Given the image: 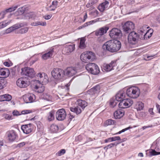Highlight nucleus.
<instances>
[{
  "mask_svg": "<svg viewBox=\"0 0 160 160\" xmlns=\"http://www.w3.org/2000/svg\"><path fill=\"white\" fill-rule=\"evenodd\" d=\"M121 47V42L117 40H112L107 41L102 46L104 50L112 52L118 51Z\"/></svg>",
  "mask_w": 160,
  "mask_h": 160,
  "instance_id": "nucleus-1",
  "label": "nucleus"
},
{
  "mask_svg": "<svg viewBox=\"0 0 160 160\" xmlns=\"http://www.w3.org/2000/svg\"><path fill=\"white\" fill-rule=\"evenodd\" d=\"M77 106L76 107H72L70 108V111L77 114L81 113L82 110L87 106V103L85 101L81 99H78L76 102Z\"/></svg>",
  "mask_w": 160,
  "mask_h": 160,
  "instance_id": "nucleus-2",
  "label": "nucleus"
},
{
  "mask_svg": "<svg viewBox=\"0 0 160 160\" xmlns=\"http://www.w3.org/2000/svg\"><path fill=\"white\" fill-rule=\"evenodd\" d=\"M80 59L83 62L88 63L92 61L95 58V54L93 52L88 51L84 52L80 56Z\"/></svg>",
  "mask_w": 160,
  "mask_h": 160,
  "instance_id": "nucleus-3",
  "label": "nucleus"
},
{
  "mask_svg": "<svg viewBox=\"0 0 160 160\" xmlns=\"http://www.w3.org/2000/svg\"><path fill=\"white\" fill-rule=\"evenodd\" d=\"M140 93L139 88L136 87H131L127 89L126 94L129 97L133 98L138 97Z\"/></svg>",
  "mask_w": 160,
  "mask_h": 160,
  "instance_id": "nucleus-4",
  "label": "nucleus"
},
{
  "mask_svg": "<svg viewBox=\"0 0 160 160\" xmlns=\"http://www.w3.org/2000/svg\"><path fill=\"white\" fill-rule=\"evenodd\" d=\"M139 35L134 31H132L129 33L128 38L129 43L132 45L136 44L138 41Z\"/></svg>",
  "mask_w": 160,
  "mask_h": 160,
  "instance_id": "nucleus-5",
  "label": "nucleus"
},
{
  "mask_svg": "<svg viewBox=\"0 0 160 160\" xmlns=\"http://www.w3.org/2000/svg\"><path fill=\"white\" fill-rule=\"evenodd\" d=\"M53 77L57 79H60L63 78L65 75L64 71L62 69L56 68H54L51 72Z\"/></svg>",
  "mask_w": 160,
  "mask_h": 160,
  "instance_id": "nucleus-6",
  "label": "nucleus"
},
{
  "mask_svg": "<svg viewBox=\"0 0 160 160\" xmlns=\"http://www.w3.org/2000/svg\"><path fill=\"white\" fill-rule=\"evenodd\" d=\"M86 68L88 72L93 74H97L100 72L98 67L94 63L87 64L86 66Z\"/></svg>",
  "mask_w": 160,
  "mask_h": 160,
  "instance_id": "nucleus-7",
  "label": "nucleus"
},
{
  "mask_svg": "<svg viewBox=\"0 0 160 160\" xmlns=\"http://www.w3.org/2000/svg\"><path fill=\"white\" fill-rule=\"evenodd\" d=\"M149 28L146 25H143L142 28H140L139 32L141 33V34H144V39L145 38H149L152 36L153 30L150 29L147 31V29Z\"/></svg>",
  "mask_w": 160,
  "mask_h": 160,
  "instance_id": "nucleus-8",
  "label": "nucleus"
},
{
  "mask_svg": "<svg viewBox=\"0 0 160 160\" xmlns=\"http://www.w3.org/2000/svg\"><path fill=\"white\" fill-rule=\"evenodd\" d=\"M17 85L21 88L27 87L30 84V82L27 78L21 77L18 78L17 81Z\"/></svg>",
  "mask_w": 160,
  "mask_h": 160,
  "instance_id": "nucleus-9",
  "label": "nucleus"
},
{
  "mask_svg": "<svg viewBox=\"0 0 160 160\" xmlns=\"http://www.w3.org/2000/svg\"><path fill=\"white\" fill-rule=\"evenodd\" d=\"M133 103V102L131 99L126 98L121 101L118 106L120 108H126L131 106Z\"/></svg>",
  "mask_w": 160,
  "mask_h": 160,
  "instance_id": "nucleus-10",
  "label": "nucleus"
},
{
  "mask_svg": "<svg viewBox=\"0 0 160 160\" xmlns=\"http://www.w3.org/2000/svg\"><path fill=\"white\" fill-rule=\"evenodd\" d=\"M134 28V24L131 22L128 21L126 22L123 26V31L125 34L131 32Z\"/></svg>",
  "mask_w": 160,
  "mask_h": 160,
  "instance_id": "nucleus-11",
  "label": "nucleus"
},
{
  "mask_svg": "<svg viewBox=\"0 0 160 160\" xmlns=\"http://www.w3.org/2000/svg\"><path fill=\"white\" fill-rule=\"evenodd\" d=\"M22 74L28 76L30 78H33L35 75L34 71L32 68L27 67L22 69Z\"/></svg>",
  "mask_w": 160,
  "mask_h": 160,
  "instance_id": "nucleus-12",
  "label": "nucleus"
},
{
  "mask_svg": "<svg viewBox=\"0 0 160 160\" xmlns=\"http://www.w3.org/2000/svg\"><path fill=\"white\" fill-rule=\"evenodd\" d=\"M109 35L111 38L113 39H117L122 35L121 31L117 28H114L110 31Z\"/></svg>",
  "mask_w": 160,
  "mask_h": 160,
  "instance_id": "nucleus-13",
  "label": "nucleus"
},
{
  "mask_svg": "<svg viewBox=\"0 0 160 160\" xmlns=\"http://www.w3.org/2000/svg\"><path fill=\"white\" fill-rule=\"evenodd\" d=\"M66 117V113L64 109H59L56 113V117L58 120H63L65 119Z\"/></svg>",
  "mask_w": 160,
  "mask_h": 160,
  "instance_id": "nucleus-14",
  "label": "nucleus"
},
{
  "mask_svg": "<svg viewBox=\"0 0 160 160\" xmlns=\"http://www.w3.org/2000/svg\"><path fill=\"white\" fill-rule=\"evenodd\" d=\"M109 28L107 27H103L99 28L94 32L95 35L97 36H101L107 33Z\"/></svg>",
  "mask_w": 160,
  "mask_h": 160,
  "instance_id": "nucleus-15",
  "label": "nucleus"
},
{
  "mask_svg": "<svg viewBox=\"0 0 160 160\" xmlns=\"http://www.w3.org/2000/svg\"><path fill=\"white\" fill-rule=\"evenodd\" d=\"M35 96L32 93L27 94L23 96V99L26 103H31L34 101Z\"/></svg>",
  "mask_w": 160,
  "mask_h": 160,
  "instance_id": "nucleus-16",
  "label": "nucleus"
},
{
  "mask_svg": "<svg viewBox=\"0 0 160 160\" xmlns=\"http://www.w3.org/2000/svg\"><path fill=\"white\" fill-rule=\"evenodd\" d=\"M54 53V49L51 48L46 51L45 52L42 54V58L44 60H46L52 58Z\"/></svg>",
  "mask_w": 160,
  "mask_h": 160,
  "instance_id": "nucleus-17",
  "label": "nucleus"
},
{
  "mask_svg": "<svg viewBox=\"0 0 160 160\" xmlns=\"http://www.w3.org/2000/svg\"><path fill=\"white\" fill-rule=\"evenodd\" d=\"M32 128L33 125L31 123L22 125L21 126V129L23 132L27 134L32 132Z\"/></svg>",
  "mask_w": 160,
  "mask_h": 160,
  "instance_id": "nucleus-18",
  "label": "nucleus"
},
{
  "mask_svg": "<svg viewBox=\"0 0 160 160\" xmlns=\"http://www.w3.org/2000/svg\"><path fill=\"white\" fill-rule=\"evenodd\" d=\"M75 49V44L68 45L65 46L63 50L65 54L68 55L72 52Z\"/></svg>",
  "mask_w": 160,
  "mask_h": 160,
  "instance_id": "nucleus-19",
  "label": "nucleus"
},
{
  "mask_svg": "<svg viewBox=\"0 0 160 160\" xmlns=\"http://www.w3.org/2000/svg\"><path fill=\"white\" fill-rule=\"evenodd\" d=\"M7 134L10 141H13L18 137L16 132L13 130H11L8 131Z\"/></svg>",
  "mask_w": 160,
  "mask_h": 160,
  "instance_id": "nucleus-20",
  "label": "nucleus"
},
{
  "mask_svg": "<svg viewBox=\"0 0 160 160\" xmlns=\"http://www.w3.org/2000/svg\"><path fill=\"white\" fill-rule=\"evenodd\" d=\"M65 75L69 77H71L74 75L76 73L75 69L72 67L68 68L64 71Z\"/></svg>",
  "mask_w": 160,
  "mask_h": 160,
  "instance_id": "nucleus-21",
  "label": "nucleus"
},
{
  "mask_svg": "<svg viewBox=\"0 0 160 160\" xmlns=\"http://www.w3.org/2000/svg\"><path fill=\"white\" fill-rule=\"evenodd\" d=\"M126 93L123 91H120L118 92L116 95V99L117 101L120 102L126 98Z\"/></svg>",
  "mask_w": 160,
  "mask_h": 160,
  "instance_id": "nucleus-22",
  "label": "nucleus"
},
{
  "mask_svg": "<svg viewBox=\"0 0 160 160\" xmlns=\"http://www.w3.org/2000/svg\"><path fill=\"white\" fill-rule=\"evenodd\" d=\"M10 72L8 68H2L0 69V78L7 77L9 75Z\"/></svg>",
  "mask_w": 160,
  "mask_h": 160,
  "instance_id": "nucleus-23",
  "label": "nucleus"
},
{
  "mask_svg": "<svg viewBox=\"0 0 160 160\" xmlns=\"http://www.w3.org/2000/svg\"><path fill=\"white\" fill-rule=\"evenodd\" d=\"M108 5L109 2L107 1H105L99 5L98 7V9L101 12H103L105 9L108 8Z\"/></svg>",
  "mask_w": 160,
  "mask_h": 160,
  "instance_id": "nucleus-24",
  "label": "nucleus"
},
{
  "mask_svg": "<svg viewBox=\"0 0 160 160\" xmlns=\"http://www.w3.org/2000/svg\"><path fill=\"white\" fill-rule=\"evenodd\" d=\"M100 89V87L99 86H96L89 90L88 93L91 95L98 94L99 92Z\"/></svg>",
  "mask_w": 160,
  "mask_h": 160,
  "instance_id": "nucleus-25",
  "label": "nucleus"
},
{
  "mask_svg": "<svg viewBox=\"0 0 160 160\" xmlns=\"http://www.w3.org/2000/svg\"><path fill=\"white\" fill-rule=\"evenodd\" d=\"M25 18L26 19H32L34 20L36 17V14L33 12H29L25 14Z\"/></svg>",
  "mask_w": 160,
  "mask_h": 160,
  "instance_id": "nucleus-26",
  "label": "nucleus"
},
{
  "mask_svg": "<svg viewBox=\"0 0 160 160\" xmlns=\"http://www.w3.org/2000/svg\"><path fill=\"white\" fill-rule=\"evenodd\" d=\"M124 115V112L122 110H118L116 111L114 113V116L116 119H119Z\"/></svg>",
  "mask_w": 160,
  "mask_h": 160,
  "instance_id": "nucleus-27",
  "label": "nucleus"
},
{
  "mask_svg": "<svg viewBox=\"0 0 160 160\" xmlns=\"http://www.w3.org/2000/svg\"><path fill=\"white\" fill-rule=\"evenodd\" d=\"M43 84L38 82L35 86V88L37 90V92L39 93H41L44 90V87Z\"/></svg>",
  "mask_w": 160,
  "mask_h": 160,
  "instance_id": "nucleus-28",
  "label": "nucleus"
},
{
  "mask_svg": "<svg viewBox=\"0 0 160 160\" xmlns=\"http://www.w3.org/2000/svg\"><path fill=\"white\" fill-rule=\"evenodd\" d=\"M80 42L79 47L80 49H83L86 47L85 42L86 39L85 37H82L79 38Z\"/></svg>",
  "mask_w": 160,
  "mask_h": 160,
  "instance_id": "nucleus-29",
  "label": "nucleus"
},
{
  "mask_svg": "<svg viewBox=\"0 0 160 160\" xmlns=\"http://www.w3.org/2000/svg\"><path fill=\"white\" fill-rule=\"evenodd\" d=\"M12 98L11 96L8 94L1 95L0 97V99L2 101H10Z\"/></svg>",
  "mask_w": 160,
  "mask_h": 160,
  "instance_id": "nucleus-30",
  "label": "nucleus"
},
{
  "mask_svg": "<svg viewBox=\"0 0 160 160\" xmlns=\"http://www.w3.org/2000/svg\"><path fill=\"white\" fill-rule=\"evenodd\" d=\"M99 18H97L96 19L90 21L89 22H86V23H85L82 26L80 27H79V28H85L87 26H88V25H91L92 24H93V23H95L99 21Z\"/></svg>",
  "mask_w": 160,
  "mask_h": 160,
  "instance_id": "nucleus-31",
  "label": "nucleus"
},
{
  "mask_svg": "<svg viewBox=\"0 0 160 160\" xmlns=\"http://www.w3.org/2000/svg\"><path fill=\"white\" fill-rule=\"evenodd\" d=\"M48 76L46 74L44 77H42L41 79H40V81H37V82L38 83H41L42 84H45L48 82Z\"/></svg>",
  "mask_w": 160,
  "mask_h": 160,
  "instance_id": "nucleus-32",
  "label": "nucleus"
},
{
  "mask_svg": "<svg viewBox=\"0 0 160 160\" xmlns=\"http://www.w3.org/2000/svg\"><path fill=\"white\" fill-rule=\"evenodd\" d=\"M144 108L143 104L141 102H137L135 105V108L137 111L142 110Z\"/></svg>",
  "mask_w": 160,
  "mask_h": 160,
  "instance_id": "nucleus-33",
  "label": "nucleus"
},
{
  "mask_svg": "<svg viewBox=\"0 0 160 160\" xmlns=\"http://www.w3.org/2000/svg\"><path fill=\"white\" fill-rule=\"evenodd\" d=\"M50 130L52 132L56 133L58 131V128L57 125L52 124L50 126Z\"/></svg>",
  "mask_w": 160,
  "mask_h": 160,
  "instance_id": "nucleus-34",
  "label": "nucleus"
},
{
  "mask_svg": "<svg viewBox=\"0 0 160 160\" xmlns=\"http://www.w3.org/2000/svg\"><path fill=\"white\" fill-rule=\"evenodd\" d=\"M31 25L33 26H37L38 25L45 26L46 25V22H39L38 21L33 22L31 23Z\"/></svg>",
  "mask_w": 160,
  "mask_h": 160,
  "instance_id": "nucleus-35",
  "label": "nucleus"
},
{
  "mask_svg": "<svg viewBox=\"0 0 160 160\" xmlns=\"http://www.w3.org/2000/svg\"><path fill=\"white\" fill-rule=\"evenodd\" d=\"M11 22V21H4L0 23V29L3 28L8 25Z\"/></svg>",
  "mask_w": 160,
  "mask_h": 160,
  "instance_id": "nucleus-36",
  "label": "nucleus"
},
{
  "mask_svg": "<svg viewBox=\"0 0 160 160\" xmlns=\"http://www.w3.org/2000/svg\"><path fill=\"white\" fill-rule=\"evenodd\" d=\"M7 82L6 80L4 79H0V89L5 87Z\"/></svg>",
  "mask_w": 160,
  "mask_h": 160,
  "instance_id": "nucleus-37",
  "label": "nucleus"
},
{
  "mask_svg": "<svg viewBox=\"0 0 160 160\" xmlns=\"http://www.w3.org/2000/svg\"><path fill=\"white\" fill-rule=\"evenodd\" d=\"M18 6H13L5 10L6 13H7L8 12H10L12 11H14L18 8Z\"/></svg>",
  "mask_w": 160,
  "mask_h": 160,
  "instance_id": "nucleus-38",
  "label": "nucleus"
},
{
  "mask_svg": "<svg viewBox=\"0 0 160 160\" xmlns=\"http://www.w3.org/2000/svg\"><path fill=\"white\" fill-rule=\"evenodd\" d=\"M54 118V114L52 112H50L49 113L48 116V119L49 121H50L53 120Z\"/></svg>",
  "mask_w": 160,
  "mask_h": 160,
  "instance_id": "nucleus-39",
  "label": "nucleus"
},
{
  "mask_svg": "<svg viewBox=\"0 0 160 160\" xmlns=\"http://www.w3.org/2000/svg\"><path fill=\"white\" fill-rule=\"evenodd\" d=\"M104 69L107 72H109L113 69L112 66H111L110 64H106L104 66Z\"/></svg>",
  "mask_w": 160,
  "mask_h": 160,
  "instance_id": "nucleus-40",
  "label": "nucleus"
},
{
  "mask_svg": "<svg viewBox=\"0 0 160 160\" xmlns=\"http://www.w3.org/2000/svg\"><path fill=\"white\" fill-rule=\"evenodd\" d=\"M115 123V121L111 119H108L105 122V124L107 125H113Z\"/></svg>",
  "mask_w": 160,
  "mask_h": 160,
  "instance_id": "nucleus-41",
  "label": "nucleus"
},
{
  "mask_svg": "<svg viewBox=\"0 0 160 160\" xmlns=\"http://www.w3.org/2000/svg\"><path fill=\"white\" fill-rule=\"evenodd\" d=\"M28 28L26 27L22 28L18 30V32L20 33H25L28 32Z\"/></svg>",
  "mask_w": 160,
  "mask_h": 160,
  "instance_id": "nucleus-42",
  "label": "nucleus"
},
{
  "mask_svg": "<svg viewBox=\"0 0 160 160\" xmlns=\"http://www.w3.org/2000/svg\"><path fill=\"white\" fill-rule=\"evenodd\" d=\"M117 101L116 100V99L115 100H113V99H111L110 101V106L112 107H115L117 104V102H116Z\"/></svg>",
  "mask_w": 160,
  "mask_h": 160,
  "instance_id": "nucleus-43",
  "label": "nucleus"
},
{
  "mask_svg": "<svg viewBox=\"0 0 160 160\" xmlns=\"http://www.w3.org/2000/svg\"><path fill=\"white\" fill-rule=\"evenodd\" d=\"M43 98L44 99L48 101H51L52 99L51 96L48 94H45Z\"/></svg>",
  "mask_w": 160,
  "mask_h": 160,
  "instance_id": "nucleus-44",
  "label": "nucleus"
},
{
  "mask_svg": "<svg viewBox=\"0 0 160 160\" xmlns=\"http://www.w3.org/2000/svg\"><path fill=\"white\" fill-rule=\"evenodd\" d=\"M25 9V7H22L18 9V12L20 15L24 13Z\"/></svg>",
  "mask_w": 160,
  "mask_h": 160,
  "instance_id": "nucleus-45",
  "label": "nucleus"
},
{
  "mask_svg": "<svg viewBox=\"0 0 160 160\" xmlns=\"http://www.w3.org/2000/svg\"><path fill=\"white\" fill-rule=\"evenodd\" d=\"M118 143H116L115 142L114 143H111L109 145H108L107 146L105 147L104 148V149H106V150L108 149V148H110L112 147H113L115 145H117Z\"/></svg>",
  "mask_w": 160,
  "mask_h": 160,
  "instance_id": "nucleus-46",
  "label": "nucleus"
},
{
  "mask_svg": "<svg viewBox=\"0 0 160 160\" xmlns=\"http://www.w3.org/2000/svg\"><path fill=\"white\" fill-rule=\"evenodd\" d=\"M65 153V150L64 149H61L60 151H58L56 154V155L58 156H61L64 154Z\"/></svg>",
  "mask_w": 160,
  "mask_h": 160,
  "instance_id": "nucleus-47",
  "label": "nucleus"
},
{
  "mask_svg": "<svg viewBox=\"0 0 160 160\" xmlns=\"http://www.w3.org/2000/svg\"><path fill=\"white\" fill-rule=\"evenodd\" d=\"M6 14L7 13L5 10L0 12V20L3 19Z\"/></svg>",
  "mask_w": 160,
  "mask_h": 160,
  "instance_id": "nucleus-48",
  "label": "nucleus"
},
{
  "mask_svg": "<svg viewBox=\"0 0 160 160\" xmlns=\"http://www.w3.org/2000/svg\"><path fill=\"white\" fill-rule=\"evenodd\" d=\"M150 153L152 155H156L160 154V152H157L154 150H152Z\"/></svg>",
  "mask_w": 160,
  "mask_h": 160,
  "instance_id": "nucleus-49",
  "label": "nucleus"
},
{
  "mask_svg": "<svg viewBox=\"0 0 160 160\" xmlns=\"http://www.w3.org/2000/svg\"><path fill=\"white\" fill-rule=\"evenodd\" d=\"M12 116L8 114H5L4 115L5 118L8 120H12Z\"/></svg>",
  "mask_w": 160,
  "mask_h": 160,
  "instance_id": "nucleus-50",
  "label": "nucleus"
},
{
  "mask_svg": "<svg viewBox=\"0 0 160 160\" xmlns=\"http://www.w3.org/2000/svg\"><path fill=\"white\" fill-rule=\"evenodd\" d=\"M46 75V74L44 72L42 73H38L37 75V77L39 78L40 79H41V78H42V77H44Z\"/></svg>",
  "mask_w": 160,
  "mask_h": 160,
  "instance_id": "nucleus-51",
  "label": "nucleus"
},
{
  "mask_svg": "<svg viewBox=\"0 0 160 160\" xmlns=\"http://www.w3.org/2000/svg\"><path fill=\"white\" fill-rule=\"evenodd\" d=\"M26 144V142H22L17 144V148H21L24 146Z\"/></svg>",
  "mask_w": 160,
  "mask_h": 160,
  "instance_id": "nucleus-52",
  "label": "nucleus"
},
{
  "mask_svg": "<svg viewBox=\"0 0 160 160\" xmlns=\"http://www.w3.org/2000/svg\"><path fill=\"white\" fill-rule=\"evenodd\" d=\"M3 64L5 66L8 67H9L12 66V62L10 61H9V62H3Z\"/></svg>",
  "mask_w": 160,
  "mask_h": 160,
  "instance_id": "nucleus-53",
  "label": "nucleus"
},
{
  "mask_svg": "<svg viewBox=\"0 0 160 160\" xmlns=\"http://www.w3.org/2000/svg\"><path fill=\"white\" fill-rule=\"evenodd\" d=\"M58 2L57 1H55L52 2V5L53 6V9L54 8H56L58 5Z\"/></svg>",
  "mask_w": 160,
  "mask_h": 160,
  "instance_id": "nucleus-54",
  "label": "nucleus"
},
{
  "mask_svg": "<svg viewBox=\"0 0 160 160\" xmlns=\"http://www.w3.org/2000/svg\"><path fill=\"white\" fill-rule=\"evenodd\" d=\"M31 112H32L30 110H22V111L21 113L22 114H26L29 113Z\"/></svg>",
  "mask_w": 160,
  "mask_h": 160,
  "instance_id": "nucleus-55",
  "label": "nucleus"
},
{
  "mask_svg": "<svg viewBox=\"0 0 160 160\" xmlns=\"http://www.w3.org/2000/svg\"><path fill=\"white\" fill-rule=\"evenodd\" d=\"M22 24L19 25V24H15L12 26L14 30L18 29L19 28L22 27Z\"/></svg>",
  "mask_w": 160,
  "mask_h": 160,
  "instance_id": "nucleus-56",
  "label": "nucleus"
},
{
  "mask_svg": "<svg viewBox=\"0 0 160 160\" xmlns=\"http://www.w3.org/2000/svg\"><path fill=\"white\" fill-rule=\"evenodd\" d=\"M111 66H112V68L113 69L114 67L116 65V61H112L110 63Z\"/></svg>",
  "mask_w": 160,
  "mask_h": 160,
  "instance_id": "nucleus-57",
  "label": "nucleus"
},
{
  "mask_svg": "<svg viewBox=\"0 0 160 160\" xmlns=\"http://www.w3.org/2000/svg\"><path fill=\"white\" fill-rule=\"evenodd\" d=\"M132 128V127H128V128H125V129H123L121 131L119 132H118L117 133H116V134H120L122 132H125V131L130 129V128Z\"/></svg>",
  "mask_w": 160,
  "mask_h": 160,
  "instance_id": "nucleus-58",
  "label": "nucleus"
},
{
  "mask_svg": "<svg viewBox=\"0 0 160 160\" xmlns=\"http://www.w3.org/2000/svg\"><path fill=\"white\" fill-rule=\"evenodd\" d=\"M12 114L13 116H17L21 115L19 112L17 110H14L12 112Z\"/></svg>",
  "mask_w": 160,
  "mask_h": 160,
  "instance_id": "nucleus-59",
  "label": "nucleus"
},
{
  "mask_svg": "<svg viewBox=\"0 0 160 160\" xmlns=\"http://www.w3.org/2000/svg\"><path fill=\"white\" fill-rule=\"evenodd\" d=\"M53 6L51 5L49 7L47 8H46L48 11H53V10H55L56 8H54L53 9Z\"/></svg>",
  "mask_w": 160,
  "mask_h": 160,
  "instance_id": "nucleus-60",
  "label": "nucleus"
},
{
  "mask_svg": "<svg viewBox=\"0 0 160 160\" xmlns=\"http://www.w3.org/2000/svg\"><path fill=\"white\" fill-rule=\"evenodd\" d=\"M113 141L117 140H120L121 138L119 136H115L112 137Z\"/></svg>",
  "mask_w": 160,
  "mask_h": 160,
  "instance_id": "nucleus-61",
  "label": "nucleus"
},
{
  "mask_svg": "<svg viewBox=\"0 0 160 160\" xmlns=\"http://www.w3.org/2000/svg\"><path fill=\"white\" fill-rule=\"evenodd\" d=\"M13 30H14V29L13 28V27L12 26L7 29V32L8 33H9Z\"/></svg>",
  "mask_w": 160,
  "mask_h": 160,
  "instance_id": "nucleus-62",
  "label": "nucleus"
},
{
  "mask_svg": "<svg viewBox=\"0 0 160 160\" xmlns=\"http://www.w3.org/2000/svg\"><path fill=\"white\" fill-rule=\"evenodd\" d=\"M52 17V15H47L44 16V18L46 20H48L50 19Z\"/></svg>",
  "mask_w": 160,
  "mask_h": 160,
  "instance_id": "nucleus-63",
  "label": "nucleus"
},
{
  "mask_svg": "<svg viewBox=\"0 0 160 160\" xmlns=\"http://www.w3.org/2000/svg\"><path fill=\"white\" fill-rule=\"evenodd\" d=\"M87 18H88V16H87V12H85V14L83 16V19L82 20V22H85Z\"/></svg>",
  "mask_w": 160,
  "mask_h": 160,
  "instance_id": "nucleus-64",
  "label": "nucleus"
}]
</instances>
